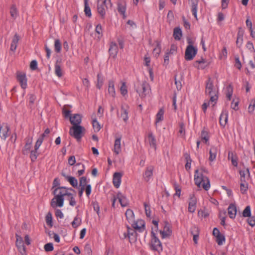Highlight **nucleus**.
Listing matches in <instances>:
<instances>
[{"mask_svg":"<svg viewBox=\"0 0 255 255\" xmlns=\"http://www.w3.org/2000/svg\"><path fill=\"white\" fill-rule=\"evenodd\" d=\"M207 173L208 171L205 168L197 169L195 171L194 179L195 185L199 188H202L206 191L209 190L211 187Z\"/></svg>","mask_w":255,"mask_h":255,"instance_id":"1","label":"nucleus"},{"mask_svg":"<svg viewBox=\"0 0 255 255\" xmlns=\"http://www.w3.org/2000/svg\"><path fill=\"white\" fill-rule=\"evenodd\" d=\"M66 187H60L54 191V197L52 199L51 206L53 208L62 207L64 205V197L66 196Z\"/></svg>","mask_w":255,"mask_h":255,"instance_id":"2","label":"nucleus"},{"mask_svg":"<svg viewBox=\"0 0 255 255\" xmlns=\"http://www.w3.org/2000/svg\"><path fill=\"white\" fill-rule=\"evenodd\" d=\"M205 93L210 97V102H216L218 98V89L214 86L213 80L210 78H209L206 81Z\"/></svg>","mask_w":255,"mask_h":255,"instance_id":"3","label":"nucleus"},{"mask_svg":"<svg viewBox=\"0 0 255 255\" xmlns=\"http://www.w3.org/2000/svg\"><path fill=\"white\" fill-rule=\"evenodd\" d=\"M112 4L111 0H102V1L98 2L97 10L98 13L104 18L106 14V11L109 7H111Z\"/></svg>","mask_w":255,"mask_h":255,"instance_id":"4","label":"nucleus"},{"mask_svg":"<svg viewBox=\"0 0 255 255\" xmlns=\"http://www.w3.org/2000/svg\"><path fill=\"white\" fill-rule=\"evenodd\" d=\"M150 90V86L146 82L139 83L136 85V91L141 97H145L149 93Z\"/></svg>","mask_w":255,"mask_h":255,"instance_id":"5","label":"nucleus"},{"mask_svg":"<svg viewBox=\"0 0 255 255\" xmlns=\"http://www.w3.org/2000/svg\"><path fill=\"white\" fill-rule=\"evenodd\" d=\"M150 247L152 250L160 252L162 251V246L159 239L155 236V234L151 232V239Z\"/></svg>","mask_w":255,"mask_h":255,"instance_id":"6","label":"nucleus"},{"mask_svg":"<svg viewBox=\"0 0 255 255\" xmlns=\"http://www.w3.org/2000/svg\"><path fill=\"white\" fill-rule=\"evenodd\" d=\"M85 131L84 127L81 126H74L70 129L69 133L77 140H79L82 136V134Z\"/></svg>","mask_w":255,"mask_h":255,"instance_id":"7","label":"nucleus"},{"mask_svg":"<svg viewBox=\"0 0 255 255\" xmlns=\"http://www.w3.org/2000/svg\"><path fill=\"white\" fill-rule=\"evenodd\" d=\"M198 49L196 46H187L185 51V59L187 61H190L196 56Z\"/></svg>","mask_w":255,"mask_h":255,"instance_id":"8","label":"nucleus"},{"mask_svg":"<svg viewBox=\"0 0 255 255\" xmlns=\"http://www.w3.org/2000/svg\"><path fill=\"white\" fill-rule=\"evenodd\" d=\"M16 79L21 88L25 89L27 86V79L26 74L21 71L16 72Z\"/></svg>","mask_w":255,"mask_h":255,"instance_id":"9","label":"nucleus"},{"mask_svg":"<svg viewBox=\"0 0 255 255\" xmlns=\"http://www.w3.org/2000/svg\"><path fill=\"white\" fill-rule=\"evenodd\" d=\"M10 134V131L8 126L5 123L0 126V137L5 140Z\"/></svg>","mask_w":255,"mask_h":255,"instance_id":"10","label":"nucleus"},{"mask_svg":"<svg viewBox=\"0 0 255 255\" xmlns=\"http://www.w3.org/2000/svg\"><path fill=\"white\" fill-rule=\"evenodd\" d=\"M145 141L146 144L149 145L150 148L154 150L156 149V141L155 136L152 132H149L145 138Z\"/></svg>","mask_w":255,"mask_h":255,"instance_id":"11","label":"nucleus"},{"mask_svg":"<svg viewBox=\"0 0 255 255\" xmlns=\"http://www.w3.org/2000/svg\"><path fill=\"white\" fill-rule=\"evenodd\" d=\"M130 225L135 230L139 232H142L145 230V222L143 220H134Z\"/></svg>","mask_w":255,"mask_h":255,"instance_id":"12","label":"nucleus"},{"mask_svg":"<svg viewBox=\"0 0 255 255\" xmlns=\"http://www.w3.org/2000/svg\"><path fill=\"white\" fill-rule=\"evenodd\" d=\"M160 234L162 239L168 238L171 236L172 230L170 225L168 223H164L163 229L160 231Z\"/></svg>","mask_w":255,"mask_h":255,"instance_id":"13","label":"nucleus"},{"mask_svg":"<svg viewBox=\"0 0 255 255\" xmlns=\"http://www.w3.org/2000/svg\"><path fill=\"white\" fill-rule=\"evenodd\" d=\"M197 199L194 194L190 195L188 203V211L190 213H194L196 209Z\"/></svg>","mask_w":255,"mask_h":255,"instance_id":"14","label":"nucleus"},{"mask_svg":"<svg viewBox=\"0 0 255 255\" xmlns=\"http://www.w3.org/2000/svg\"><path fill=\"white\" fill-rule=\"evenodd\" d=\"M20 40V37L17 34H15L12 37L11 42L10 43L9 54H13L16 49L17 44L19 40Z\"/></svg>","mask_w":255,"mask_h":255,"instance_id":"15","label":"nucleus"},{"mask_svg":"<svg viewBox=\"0 0 255 255\" xmlns=\"http://www.w3.org/2000/svg\"><path fill=\"white\" fill-rule=\"evenodd\" d=\"M127 228V236L125 234V237L127 238L128 237L130 243H134L136 240V231L134 229L130 228L129 227H128Z\"/></svg>","mask_w":255,"mask_h":255,"instance_id":"16","label":"nucleus"},{"mask_svg":"<svg viewBox=\"0 0 255 255\" xmlns=\"http://www.w3.org/2000/svg\"><path fill=\"white\" fill-rule=\"evenodd\" d=\"M209 65V62L204 59H201L200 60H197L194 63V67L199 69H204L206 67H208Z\"/></svg>","mask_w":255,"mask_h":255,"instance_id":"17","label":"nucleus"},{"mask_svg":"<svg viewBox=\"0 0 255 255\" xmlns=\"http://www.w3.org/2000/svg\"><path fill=\"white\" fill-rule=\"evenodd\" d=\"M74 190L72 188H66V199L69 200L70 205L74 206L76 204L74 195L70 192V191H73Z\"/></svg>","mask_w":255,"mask_h":255,"instance_id":"18","label":"nucleus"},{"mask_svg":"<svg viewBox=\"0 0 255 255\" xmlns=\"http://www.w3.org/2000/svg\"><path fill=\"white\" fill-rule=\"evenodd\" d=\"M126 2L124 0H119L118 3V10L119 13L123 15L124 18L126 17Z\"/></svg>","mask_w":255,"mask_h":255,"instance_id":"19","label":"nucleus"},{"mask_svg":"<svg viewBox=\"0 0 255 255\" xmlns=\"http://www.w3.org/2000/svg\"><path fill=\"white\" fill-rule=\"evenodd\" d=\"M122 174L120 172H115L113 175V183L114 186L118 188L121 184Z\"/></svg>","mask_w":255,"mask_h":255,"instance_id":"20","label":"nucleus"},{"mask_svg":"<svg viewBox=\"0 0 255 255\" xmlns=\"http://www.w3.org/2000/svg\"><path fill=\"white\" fill-rule=\"evenodd\" d=\"M113 151L116 155H118L121 152V137H117L115 140Z\"/></svg>","mask_w":255,"mask_h":255,"instance_id":"21","label":"nucleus"},{"mask_svg":"<svg viewBox=\"0 0 255 255\" xmlns=\"http://www.w3.org/2000/svg\"><path fill=\"white\" fill-rule=\"evenodd\" d=\"M32 143V138L31 137H28L26 139V143L22 151L23 154H27L30 152Z\"/></svg>","mask_w":255,"mask_h":255,"instance_id":"22","label":"nucleus"},{"mask_svg":"<svg viewBox=\"0 0 255 255\" xmlns=\"http://www.w3.org/2000/svg\"><path fill=\"white\" fill-rule=\"evenodd\" d=\"M228 113L226 110H224L222 112L220 117V124L221 126L224 128L228 122Z\"/></svg>","mask_w":255,"mask_h":255,"instance_id":"23","label":"nucleus"},{"mask_svg":"<svg viewBox=\"0 0 255 255\" xmlns=\"http://www.w3.org/2000/svg\"><path fill=\"white\" fill-rule=\"evenodd\" d=\"M82 121V117L79 114H75L70 117V121L71 124L74 126H80Z\"/></svg>","mask_w":255,"mask_h":255,"instance_id":"24","label":"nucleus"},{"mask_svg":"<svg viewBox=\"0 0 255 255\" xmlns=\"http://www.w3.org/2000/svg\"><path fill=\"white\" fill-rule=\"evenodd\" d=\"M240 174L241 176V182H247L249 180L250 173L249 169H243L240 171Z\"/></svg>","mask_w":255,"mask_h":255,"instance_id":"25","label":"nucleus"},{"mask_svg":"<svg viewBox=\"0 0 255 255\" xmlns=\"http://www.w3.org/2000/svg\"><path fill=\"white\" fill-rule=\"evenodd\" d=\"M108 92L109 95L112 97L115 98L116 97L115 82L113 80H110L109 81Z\"/></svg>","mask_w":255,"mask_h":255,"instance_id":"26","label":"nucleus"},{"mask_svg":"<svg viewBox=\"0 0 255 255\" xmlns=\"http://www.w3.org/2000/svg\"><path fill=\"white\" fill-rule=\"evenodd\" d=\"M109 53L111 56L115 57L118 52V47L117 44L115 42H111L109 48Z\"/></svg>","mask_w":255,"mask_h":255,"instance_id":"27","label":"nucleus"},{"mask_svg":"<svg viewBox=\"0 0 255 255\" xmlns=\"http://www.w3.org/2000/svg\"><path fill=\"white\" fill-rule=\"evenodd\" d=\"M228 213L231 219L235 218L237 214V208L234 204H231L229 205L228 208Z\"/></svg>","mask_w":255,"mask_h":255,"instance_id":"28","label":"nucleus"},{"mask_svg":"<svg viewBox=\"0 0 255 255\" xmlns=\"http://www.w3.org/2000/svg\"><path fill=\"white\" fill-rule=\"evenodd\" d=\"M217 147L215 146H212L209 150V160L210 161L212 162L214 161L216 158L217 154Z\"/></svg>","mask_w":255,"mask_h":255,"instance_id":"29","label":"nucleus"},{"mask_svg":"<svg viewBox=\"0 0 255 255\" xmlns=\"http://www.w3.org/2000/svg\"><path fill=\"white\" fill-rule=\"evenodd\" d=\"M189 2L191 4L192 14L197 19L198 0H189Z\"/></svg>","mask_w":255,"mask_h":255,"instance_id":"30","label":"nucleus"},{"mask_svg":"<svg viewBox=\"0 0 255 255\" xmlns=\"http://www.w3.org/2000/svg\"><path fill=\"white\" fill-rule=\"evenodd\" d=\"M117 198L122 207H126L128 205V202L127 199L121 193L117 194Z\"/></svg>","mask_w":255,"mask_h":255,"instance_id":"31","label":"nucleus"},{"mask_svg":"<svg viewBox=\"0 0 255 255\" xmlns=\"http://www.w3.org/2000/svg\"><path fill=\"white\" fill-rule=\"evenodd\" d=\"M92 125L93 127V129L95 131L98 132L99 131L100 129L101 128V126L99 124V123L97 121L95 118V115H93L92 116Z\"/></svg>","mask_w":255,"mask_h":255,"instance_id":"32","label":"nucleus"},{"mask_svg":"<svg viewBox=\"0 0 255 255\" xmlns=\"http://www.w3.org/2000/svg\"><path fill=\"white\" fill-rule=\"evenodd\" d=\"M126 216L127 220L130 224L135 220L133 212L130 209H128L127 210L126 212Z\"/></svg>","mask_w":255,"mask_h":255,"instance_id":"33","label":"nucleus"},{"mask_svg":"<svg viewBox=\"0 0 255 255\" xmlns=\"http://www.w3.org/2000/svg\"><path fill=\"white\" fill-rule=\"evenodd\" d=\"M153 169L154 168L152 166H148L146 168L144 174V177L146 181H148L152 176Z\"/></svg>","mask_w":255,"mask_h":255,"instance_id":"34","label":"nucleus"},{"mask_svg":"<svg viewBox=\"0 0 255 255\" xmlns=\"http://www.w3.org/2000/svg\"><path fill=\"white\" fill-rule=\"evenodd\" d=\"M65 179L68 181L69 183L72 186V187L76 188L78 186V181L74 177L64 175Z\"/></svg>","mask_w":255,"mask_h":255,"instance_id":"35","label":"nucleus"},{"mask_svg":"<svg viewBox=\"0 0 255 255\" xmlns=\"http://www.w3.org/2000/svg\"><path fill=\"white\" fill-rule=\"evenodd\" d=\"M182 35V31L179 27H175L173 31V37L175 39L179 40Z\"/></svg>","mask_w":255,"mask_h":255,"instance_id":"36","label":"nucleus"},{"mask_svg":"<svg viewBox=\"0 0 255 255\" xmlns=\"http://www.w3.org/2000/svg\"><path fill=\"white\" fill-rule=\"evenodd\" d=\"M128 108H125L124 107H122L121 109V118L123 119V120L126 122L128 119Z\"/></svg>","mask_w":255,"mask_h":255,"instance_id":"37","label":"nucleus"},{"mask_svg":"<svg viewBox=\"0 0 255 255\" xmlns=\"http://www.w3.org/2000/svg\"><path fill=\"white\" fill-rule=\"evenodd\" d=\"M54 71L55 75L58 77H61L63 75V71L60 64L57 62L55 63L54 66Z\"/></svg>","mask_w":255,"mask_h":255,"instance_id":"38","label":"nucleus"},{"mask_svg":"<svg viewBox=\"0 0 255 255\" xmlns=\"http://www.w3.org/2000/svg\"><path fill=\"white\" fill-rule=\"evenodd\" d=\"M164 110L162 109H160L156 115L155 125H157L158 123L163 120Z\"/></svg>","mask_w":255,"mask_h":255,"instance_id":"39","label":"nucleus"},{"mask_svg":"<svg viewBox=\"0 0 255 255\" xmlns=\"http://www.w3.org/2000/svg\"><path fill=\"white\" fill-rule=\"evenodd\" d=\"M233 93V88L230 85L228 86L226 89V96L227 99L229 101L231 100V98Z\"/></svg>","mask_w":255,"mask_h":255,"instance_id":"40","label":"nucleus"},{"mask_svg":"<svg viewBox=\"0 0 255 255\" xmlns=\"http://www.w3.org/2000/svg\"><path fill=\"white\" fill-rule=\"evenodd\" d=\"M201 138L204 142L208 143L209 136L208 132L207 130H203L201 133Z\"/></svg>","mask_w":255,"mask_h":255,"instance_id":"41","label":"nucleus"},{"mask_svg":"<svg viewBox=\"0 0 255 255\" xmlns=\"http://www.w3.org/2000/svg\"><path fill=\"white\" fill-rule=\"evenodd\" d=\"M104 79L101 74H98L97 75V83L96 85L97 87L99 89H101L103 86Z\"/></svg>","mask_w":255,"mask_h":255,"instance_id":"42","label":"nucleus"},{"mask_svg":"<svg viewBox=\"0 0 255 255\" xmlns=\"http://www.w3.org/2000/svg\"><path fill=\"white\" fill-rule=\"evenodd\" d=\"M10 14L14 19H15L18 15V10L15 5H12L10 8Z\"/></svg>","mask_w":255,"mask_h":255,"instance_id":"43","label":"nucleus"},{"mask_svg":"<svg viewBox=\"0 0 255 255\" xmlns=\"http://www.w3.org/2000/svg\"><path fill=\"white\" fill-rule=\"evenodd\" d=\"M79 185L80 186V189L82 190H85L86 188V186L88 185L87 183V180L86 177H82L80 178L79 181Z\"/></svg>","mask_w":255,"mask_h":255,"instance_id":"44","label":"nucleus"},{"mask_svg":"<svg viewBox=\"0 0 255 255\" xmlns=\"http://www.w3.org/2000/svg\"><path fill=\"white\" fill-rule=\"evenodd\" d=\"M84 11L86 15L88 17L91 16V9L88 5V0H84Z\"/></svg>","mask_w":255,"mask_h":255,"instance_id":"45","label":"nucleus"},{"mask_svg":"<svg viewBox=\"0 0 255 255\" xmlns=\"http://www.w3.org/2000/svg\"><path fill=\"white\" fill-rule=\"evenodd\" d=\"M247 27L249 29V31L251 33V36L252 37H254V32L252 28V22L251 20L250 19L249 17H248L246 21Z\"/></svg>","mask_w":255,"mask_h":255,"instance_id":"46","label":"nucleus"},{"mask_svg":"<svg viewBox=\"0 0 255 255\" xmlns=\"http://www.w3.org/2000/svg\"><path fill=\"white\" fill-rule=\"evenodd\" d=\"M239 99L237 98H235L233 99L232 102L231 103V107L232 109L237 111L238 110V105L239 103Z\"/></svg>","mask_w":255,"mask_h":255,"instance_id":"47","label":"nucleus"},{"mask_svg":"<svg viewBox=\"0 0 255 255\" xmlns=\"http://www.w3.org/2000/svg\"><path fill=\"white\" fill-rule=\"evenodd\" d=\"M81 224V219L80 218L76 216L74 218V220L72 222V226L75 228L79 226Z\"/></svg>","mask_w":255,"mask_h":255,"instance_id":"48","label":"nucleus"},{"mask_svg":"<svg viewBox=\"0 0 255 255\" xmlns=\"http://www.w3.org/2000/svg\"><path fill=\"white\" fill-rule=\"evenodd\" d=\"M216 242L219 246L223 245L225 242V237L223 234L216 237Z\"/></svg>","mask_w":255,"mask_h":255,"instance_id":"49","label":"nucleus"},{"mask_svg":"<svg viewBox=\"0 0 255 255\" xmlns=\"http://www.w3.org/2000/svg\"><path fill=\"white\" fill-rule=\"evenodd\" d=\"M243 33L239 31L238 34V37L236 41V43L238 46L240 47L243 43Z\"/></svg>","mask_w":255,"mask_h":255,"instance_id":"50","label":"nucleus"},{"mask_svg":"<svg viewBox=\"0 0 255 255\" xmlns=\"http://www.w3.org/2000/svg\"><path fill=\"white\" fill-rule=\"evenodd\" d=\"M120 92L121 94L125 96L128 94V89L127 86H126V84L125 82H122V86L120 87Z\"/></svg>","mask_w":255,"mask_h":255,"instance_id":"51","label":"nucleus"},{"mask_svg":"<svg viewBox=\"0 0 255 255\" xmlns=\"http://www.w3.org/2000/svg\"><path fill=\"white\" fill-rule=\"evenodd\" d=\"M54 48H55V51L57 53H59L61 51V44L59 39H56L55 40Z\"/></svg>","mask_w":255,"mask_h":255,"instance_id":"52","label":"nucleus"},{"mask_svg":"<svg viewBox=\"0 0 255 255\" xmlns=\"http://www.w3.org/2000/svg\"><path fill=\"white\" fill-rule=\"evenodd\" d=\"M243 216L244 217H250L251 215V207L248 206L246 207L243 212Z\"/></svg>","mask_w":255,"mask_h":255,"instance_id":"53","label":"nucleus"},{"mask_svg":"<svg viewBox=\"0 0 255 255\" xmlns=\"http://www.w3.org/2000/svg\"><path fill=\"white\" fill-rule=\"evenodd\" d=\"M46 222L47 225L49 227L52 226V214L50 213H48L46 216Z\"/></svg>","mask_w":255,"mask_h":255,"instance_id":"54","label":"nucleus"},{"mask_svg":"<svg viewBox=\"0 0 255 255\" xmlns=\"http://www.w3.org/2000/svg\"><path fill=\"white\" fill-rule=\"evenodd\" d=\"M30 152V158L32 162H34L37 159V157L38 156V153L37 150H36L35 149H34L33 150H31Z\"/></svg>","mask_w":255,"mask_h":255,"instance_id":"55","label":"nucleus"},{"mask_svg":"<svg viewBox=\"0 0 255 255\" xmlns=\"http://www.w3.org/2000/svg\"><path fill=\"white\" fill-rule=\"evenodd\" d=\"M255 109V100H253L248 107V111L250 114H253Z\"/></svg>","mask_w":255,"mask_h":255,"instance_id":"56","label":"nucleus"},{"mask_svg":"<svg viewBox=\"0 0 255 255\" xmlns=\"http://www.w3.org/2000/svg\"><path fill=\"white\" fill-rule=\"evenodd\" d=\"M186 163L185 164V169L187 171H189L191 168L192 160L188 155L186 157Z\"/></svg>","mask_w":255,"mask_h":255,"instance_id":"57","label":"nucleus"},{"mask_svg":"<svg viewBox=\"0 0 255 255\" xmlns=\"http://www.w3.org/2000/svg\"><path fill=\"white\" fill-rule=\"evenodd\" d=\"M179 133L180 136H183L185 133V126L183 123L180 124Z\"/></svg>","mask_w":255,"mask_h":255,"instance_id":"58","label":"nucleus"},{"mask_svg":"<svg viewBox=\"0 0 255 255\" xmlns=\"http://www.w3.org/2000/svg\"><path fill=\"white\" fill-rule=\"evenodd\" d=\"M95 31L98 34V38L100 39L102 36V26L100 24H98L96 27Z\"/></svg>","mask_w":255,"mask_h":255,"instance_id":"59","label":"nucleus"},{"mask_svg":"<svg viewBox=\"0 0 255 255\" xmlns=\"http://www.w3.org/2000/svg\"><path fill=\"white\" fill-rule=\"evenodd\" d=\"M144 209H145V212L146 215L148 217H150L151 215V212L150 211V206L148 204L145 203H144Z\"/></svg>","mask_w":255,"mask_h":255,"instance_id":"60","label":"nucleus"},{"mask_svg":"<svg viewBox=\"0 0 255 255\" xmlns=\"http://www.w3.org/2000/svg\"><path fill=\"white\" fill-rule=\"evenodd\" d=\"M44 249L46 252L52 251L54 249L53 244L52 243H47L44 245Z\"/></svg>","mask_w":255,"mask_h":255,"instance_id":"61","label":"nucleus"},{"mask_svg":"<svg viewBox=\"0 0 255 255\" xmlns=\"http://www.w3.org/2000/svg\"><path fill=\"white\" fill-rule=\"evenodd\" d=\"M153 54L155 56H158L161 52V47L159 43H157L156 47L153 49Z\"/></svg>","mask_w":255,"mask_h":255,"instance_id":"62","label":"nucleus"},{"mask_svg":"<svg viewBox=\"0 0 255 255\" xmlns=\"http://www.w3.org/2000/svg\"><path fill=\"white\" fill-rule=\"evenodd\" d=\"M16 247L20 246V245L23 246L22 238L17 235H16Z\"/></svg>","mask_w":255,"mask_h":255,"instance_id":"63","label":"nucleus"},{"mask_svg":"<svg viewBox=\"0 0 255 255\" xmlns=\"http://www.w3.org/2000/svg\"><path fill=\"white\" fill-rule=\"evenodd\" d=\"M248 188V183L247 182H241L240 184V189L242 193H244Z\"/></svg>","mask_w":255,"mask_h":255,"instance_id":"64","label":"nucleus"}]
</instances>
